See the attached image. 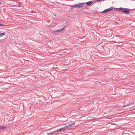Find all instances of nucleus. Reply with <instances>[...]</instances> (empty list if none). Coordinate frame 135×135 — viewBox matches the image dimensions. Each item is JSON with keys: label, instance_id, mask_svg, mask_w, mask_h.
<instances>
[{"label": "nucleus", "instance_id": "obj_6", "mask_svg": "<svg viewBox=\"0 0 135 135\" xmlns=\"http://www.w3.org/2000/svg\"><path fill=\"white\" fill-rule=\"evenodd\" d=\"M75 124V123H73L71 124H69L68 125H67L66 126L67 127V129L69 128L72 127Z\"/></svg>", "mask_w": 135, "mask_h": 135}, {"label": "nucleus", "instance_id": "obj_5", "mask_svg": "<svg viewBox=\"0 0 135 135\" xmlns=\"http://www.w3.org/2000/svg\"><path fill=\"white\" fill-rule=\"evenodd\" d=\"M64 28L65 27H64L62 29L56 31H54L52 33L53 34H57L58 33L61 32V31H62L64 29Z\"/></svg>", "mask_w": 135, "mask_h": 135}, {"label": "nucleus", "instance_id": "obj_15", "mask_svg": "<svg viewBox=\"0 0 135 135\" xmlns=\"http://www.w3.org/2000/svg\"><path fill=\"white\" fill-rule=\"evenodd\" d=\"M103 42H102V41L100 42L99 43V45H100V44H101L102 43H103Z\"/></svg>", "mask_w": 135, "mask_h": 135}, {"label": "nucleus", "instance_id": "obj_16", "mask_svg": "<svg viewBox=\"0 0 135 135\" xmlns=\"http://www.w3.org/2000/svg\"><path fill=\"white\" fill-rule=\"evenodd\" d=\"M98 2H99L101 1V0H97Z\"/></svg>", "mask_w": 135, "mask_h": 135}, {"label": "nucleus", "instance_id": "obj_10", "mask_svg": "<svg viewBox=\"0 0 135 135\" xmlns=\"http://www.w3.org/2000/svg\"><path fill=\"white\" fill-rule=\"evenodd\" d=\"M6 34V32H4L2 33L0 32V37H2V36Z\"/></svg>", "mask_w": 135, "mask_h": 135}, {"label": "nucleus", "instance_id": "obj_14", "mask_svg": "<svg viewBox=\"0 0 135 135\" xmlns=\"http://www.w3.org/2000/svg\"><path fill=\"white\" fill-rule=\"evenodd\" d=\"M74 8V7H71V10H73V9Z\"/></svg>", "mask_w": 135, "mask_h": 135}, {"label": "nucleus", "instance_id": "obj_9", "mask_svg": "<svg viewBox=\"0 0 135 135\" xmlns=\"http://www.w3.org/2000/svg\"><path fill=\"white\" fill-rule=\"evenodd\" d=\"M134 104V103H132L131 104H130V103H129L127 105H125L124 106H123V107H128V106L130 105H132V104Z\"/></svg>", "mask_w": 135, "mask_h": 135}, {"label": "nucleus", "instance_id": "obj_11", "mask_svg": "<svg viewBox=\"0 0 135 135\" xmlns=\"http://www.w3.org/2000/svg\"><path fill=\"white\" fill-rule=\"evenodd\" d=\"M6 128V127H3L2 126H0V130L4 129Z\"/></svg>", "mask_w": 135, "mask_h": 135}, {"label": "nucleus", "instance_id": "obj_8", "mask_svg": "<svg viewBox=\"0 0 135 135\" xmlns=\"http://www.w3.org/2000/svg\"><path fill=\"white\" fill-rule=\"evenodd\" d=\"M93 2H92V1H89L86 3V4L87 6H89Z\"/></svg>", "mask_w": 135, "mask_h": 135}, {"label": "nucleus", "instance_id": "obj_12", "mask_svg": "<svg viewBox=\"0 0 135 135\" xmlns=\"http://www.w3.org/2000/svg\"><path fill=\"white\" fill-rule=\"evenodd\" d=\"M71 7H74L75 8H77V6L76 5V4H75L74 5H73L71 6Z\"/></svg>", "mask_w": 135, "mask_h": 135}, {"label": "nucleus", "instance_id": "obj_3", "mask_svg": "<svg viewBox=\"0 0 135 135\" xmlns=\"http://www.w3.org/2000/svg\"><path fill=\"white\" fill-rule=\"evenodd\" d=\"M113 9V8L112 7L109 8L105 9L104 11H102L101 13H106L108 11H110Z\"/></svg>", "mask_w": 135, "mask_h": 135}, {"label": "nucleus", "instance_id": "obj_4", "mask_svg": "<svg viewBox=\"0 0 135 135\" xmlns=\"http://www.w3.org/2000/svg\"><path fill=\"white\" fill-rule=\"evenodd\" d=\"M67 127H66V126L64 127L61 128L57 130L56 131H57V132H60L66 129H67Z\"/></svg>", "mask_w": 135, "mask_h": 135}, {"label": "nucleus", "instance_id": "obj_13", "mask_svg": "<svg viewBox=\"0 0 135 135\" xmlns=\"http://www.w3.org/2000/svg\"><path fill=\"white\" fill-rule=\"evenodd\" d=\"M0 26H4L5 25H4L3 24H1L0 23Z\"/></svg>", "mask_w": 135, "mask_h": 135}, {"label": "nucleus", "instance_id": "obj_17", "mask_svg": "<svg viewBox=\"0 0 135 135\" xmlns=\"http://www.w3.org/2000/svg\"><path fill=\"white\" fill-rule=\"evenodd\" d=\"M1 4V3L0 2V4Z\"/></svg>", "mask_w": 135, "mask_h": 135}, {"label": "nucleus", "instance_id": "obj_1", "mask_svg": "<svg viewBox=\"0 0 135 135\" xmlns=\"http://www.w3.org/2000/svg\"><path fill=\"white\" fill-rule=\"evenodd\" d=\"M116 9H118V11L122 10V13H124L127 14H128L130 12L129 9L127 8L120 7L119 8H116Z\"/></svg>", "mask_w": 135, "mask_h": 135}, {"label": "nucleus", "instance_id": "obj_7", "mask_svg": "<svg viewBox=\"0 0 135 135\" xmlns=\"http://www.w3.org/2000/svg\"><path fill=\"white\" fill-rule=\"evenodd\" d=\"M56 132H57V131H56V130L54 131L51 132L50 133H48L47 134L48 135H50L51 134L52 135L54 133H55Z\"/></svg>", "mask_w": 135, "mask_h": 135}, {"label": "nucleus", "instance_id": "obj_2", "mask_svg": "<svg viewBox=\"0 0 135 135\" xmlns=\"http://www.w3.org/2000/svg\"><path fill=\"white\" fill-rule=\"evenodd\" d=\"M85 5V3H80L78 4H76L77 8H79Z\"/></svg>", "mask_w": 135, "mask_h": 135}]
</instances>
